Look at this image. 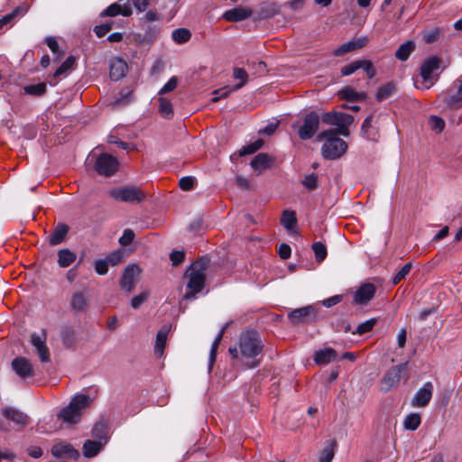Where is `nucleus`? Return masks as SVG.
Listing matches in <instances>:
<instances>
[{
	"label": "nucleus",
	"instance_id": "f704fd0d",
	"mask_svg": "<svg viewBox=\"0 0 462 462\" xmlns=\"http://www.w3.org/2000/svg\"><path fill=\"white\" fill-rule=\"evenodd\" d=\"M109 428L105 421H98L95 424L92 430V435L97 440H102L104 444L106 443L108 439Z\"/></svg>",
	"mask_w": 462,
	"mask_h": 462
},
{
	"label": "nucleus",
	"instance_id": "c03bdc74",
	"mask_svg": "<svg viewBox=\"0 0 462 462\" xmlns=\"http://www.w3.org/2000/svg\"><path fill=\"white\" fill-rule=\"evenodd\" d=\"M125 257V251L122 248L111 252L106 257V261L112 266L117 265L124 262Z\"/></svg>",
	"mask_w": 462,
	"mask_h": 462
},
{
	"label": "nucleus",
	"instance_id": "4c0bfd02",
	"mask_svg": "<svg viewBox=\"0 0 462 462\" xmlns=\"http://www.w3.org/2000/svg\"><path fill=\"white\" fill-rule=\"evenodd\" d=\"M415 43L413 41H407L402 43L395 52V57L400 60H406L410 54L414 51Z\"/></svg>",
	"mask_w": 462,
	"mask_h": 462
},
{
	"label": "nucleus",
	"instance_id": "69168bd1",
	"mask_svg": "<svg viewBox=\"0 0 462 462\" xmlns=\"http://www.w3.org/2000/svg\"><path fill=\"white\" fill-rule=\"evenodd\" d=\"M194 183H195V179L190 176L182 177L179 181V185L182 190L192 189L194 187Z\"/></svg>",
	"mask_w": 462,
	"mask_h": 462
},
{
	"label": "nucleus",
	"instance_id": "79ce46f5",
	"mask_svg": "<svg viewBox=\"0 0 462 462\" xmlns=\"http://www.w3.org/2000/svg\"><path fill=\"white\" fill-rule=\"evenodd\" d=\"M394 91H395L394 84H393L391 82L386 83V84L381 86L380 88H378L376 94H375V98L377 101H383V100L390 97Z\"/></svg>",
	"mask_w": 462,
	"mask_h": 462
},
{
	"label": "nucleus",
	"instance_id": "bf43d9fd",
	"mask_svg": "<svg viewBox=\"0 0 462 462\" xmlns=\"http://www.w3.org/2000/svg\"><path fill=\"white\" fill-rule=\"evenodd\" d=\"M354 122V116L346 114V113H339L337 114V126H349Z\"/></svg>",
	"mask_w": 462,
	"mask_h": 462
},
{
	"label": "nucleus",
	"instance_id": "a211bd4d",
	"mask_svg": "<svg viewBox=\"0 0 462 462\" xmlns=\"http://www.w3.org/2000/svg\"><path fill=\"white\" fill-rule=\"evenodd\" d=\"M51 453L56 457H69L77 459L79 457V453L75 449L71 444L67 442H60L55 444L51 448Z\"/></svg>",
	"mask_w": 462,
	"mask_h": 462
},
{
	"label": "nucleus",
	"instance_id": "c756f323",
	"mask_svg": "<svg viewBox=\"0 0 462 462\" xmlns=\"http://www.w3.org/2000/svg\"><path fill=\"white\" fill-rule=\"evenodd\" d=\"M338 96L341 99L350 102L362 101L366 97V94L365 92H357L351 87H346L339 90Z\"/></svg>",
	"mask_w": 462,
	"mask_h": 462
},
{
	"label": "nucleus",
	"instance_id": "7ed1b4c3",
	"mask_svg": "<svg viewBox=\"0 0 462 462\" xmlns=\"http://www.w3.org/2000/svg\"><path fill=\"white\" fill-rule=\"evenodd\" d=\"M92 400L87 394H78L69 402L68 406L61 409L58 418L68 424H77L79 422L83 411L91 404Z\"/></svg>",
	"mask_w": 462,
	"mask_h": 462
},
{
	"label": "nucleus",
	"instance_id": "a18cd8bd",
	"mask_svg": "<svg viewBox=\"0 0 462 462\" xmlns=\"http://www.w3.org/2000/svg\"><path fill=\"white\" fill-rule=\"evenodd\" d=\"M159 112L160 114L165 117L170 118L173 116L172 105L170 100L160 97L159 98Z\"/></svg>",
	"mask_w": 462,
	"mask_h": 462
},
{
	"label": "nucleus",
	"instance_id": "c9c22d12",
	"mask_svg": "<svg viewBox=\"0 0 462 462\" xmlns=\"http://www.w3.org/2000/svg\"><path fill=\"white\" fill-rule=\"evenodd\" d=\"M76 258V254L69 249H60L58 252V263L62 268L69 267Z\"/></svg>",
	"mask_w": 462,
	"mask_h": 462
},
{
	"label": "nucleus",
	"instance_id": "4d7b16f0",
	"mask_svg": "<svg viewBox=\"0 0 462 462\" xmlns=\"http://www.w3.org/2000/svg\"><path fill=\"white\" fill-rule=\"evenodd\" d=\"M302 184L305 188H307L310 190L317 189L318 176L314 173L305 176V178L302 180Z\"/></svg>",
	"mask_w": 462,
	"mask_h": 462
},
{
	"label": "nucleus",
	"instance_id": "1a4fd4ad",
	"mask_svg": "<svg viewBox=\"0 0 462 462\" xmlns=\"http://www.w3.org/2000/svg\"><path fill=\"white\" fill-rule=\"evenodd\" d=\"M288 319L292 324L315 321L318 319V310L312 306H306L291 310L288 314Z\"/></svg>",
	"mask_w": 462,
	"mask_h": 462
},
{
	"label": "nucleus",
	"instance_id": "a19ab883",
	"mask_svg": "<svg viewBox=\"0 0 462 462\" xmlns=\"http://www.w3.org/2000/svg\"><path fill=\"white\" fill-rule=\"evenodd\" d=\"M281 223L287 230H292L297 224L295 212L284 210L281 217Z\"/></svg>",
	"mask_w": 462,
	"mask_h": 462
},
{
	"label": "nucleus",
	"instance_id": "774afa93",
	"mask_svg": "<svg viewBox=\"0 0 462 462\" xmlns=\"http://www.w3.org/2000/svg\"><path fill=\"white\" fill-rule=\"evenodd\" d=\"M172 265H179L185 259V254L182 251H172L170 254Z\"/></svg>",
	"mask_w": 462,
	"mask_h": 462
},
{
	"label": "nucleus",
	"instance_id": "9d476101",
	"mask_svg": "<svg viewBox=\"0 0 462 462\" xmlns=\"http://www.w3.org/2000/svg\"><path fill=\"white\" fill-rule=\"evenodd\" d=\"M440 59L436 56H432L428 58L421 64L420 67V76L424 83H430V85L426 86V88H430L431 85H433L434 81L438 79V74L436 75V79H434V73L439 69Z\"/></svg>",
	"mask_w": 462,
	"mask_h": 462
},
{
	"label": "nucleus",
	"instance_id": "5701e85b",
	"mask_svg": "<svg viewBox=\"0 0 462 462\" xmlns=\"http://www.w3.org/2000/svg\"><path fill=\"white\" fill-rule=\"evenodd\" d=\"M25 13L26 8L23 5L15 7L10 14L4 15L0 19V29L4 26L13 27L16 22L25 14Z\"/></svg>",
	"mask_w": 462,
	"mask_h": 462
},
{
	"label": "nucleus",
	"instance_id": "39448f33",
	"mask_svg": "<svg viewBox=\"0 0 462 462\" xmlns=\"http://www.w3.org/2000/svg\"><path fill=\"white\" fill-rule=\"evenodd\" d=\"M322 145V156L326 160H335L339 158L346 151V143L337 136H328Z\"/></svg>",
	"mask_w": 462,
	"mask_h": 462
},
{
	"label": "nucleus",
	"instance_id": "864d4df0",
	"mask_svg": "<svg viewBox=\"0 0 462 462\" xmlns=\"http://www.w3.org/2000/svg\"><path fill=\"white\" fill-rule=\"evenodd\" d=\"M233 91H236L234 89V87H225V88H219V89H217L213 92V95L215 96L211 101L213 103H216L217 102L219 99L221 98H225L226 97L229 96L230 93H232Z\"/></svg>",
	"mask_w": 462,
	"mask_h": 462
},
{
	"label": "nucleus",
	"instance_id": "f03ea898",
	"mask_svg": "<svg viewBox=\"0 0 462 462\" xmlns=\"http://www.w3.org/2000/svg\"><path fill=\"white\" fill-rule=\"evenodd\" d=\"M208 265L209 260L208 258H201L194 262L186 271L185 277L188 278V282L187 291L183 295V300H192L198 293L202 291L205 285L206 272Z\"/></svg>",
	"mask_w": 462,
	"mask_h": 462
},
{
	"label": "nucleus",
	"instance_id": "ddd939ff",
	"mask_svg": "<svg viewBox=\"0 0 462 462\" xmlns=\"http://www.w3.org/2000/svg\"><path fill=\"white\" fill-rule=\"evenodd\" d=\"M132 14V5L129 0H119L107 8H106L102 15L108 17H116L122 15L124 17L130 16Z\"/></svg>",
	"mask_w": 462,
	"mask_h": 462
},
{
	"label": "nucleus",
	"instance_id": "aec40b11",
	"mask_svg": "<svg viewBox=\"0 0 462 462\" xmlns=\"http://www.w3.org/2000/svg\"><path fill=\"white\" fill-rule=\"evenodd\" d=\"M89 300L83 291H76L71 295L69 306L75 313H84L88 310Z\"/></svg>",
	"mask_w": 462,
	"mask_h": 462
},
{
	"label": "nucleus",
	"instance_id": "4468645a",
	"mask_svg": "<svg viewBox=\"0 0 462 462\" xmlns=\"http://www.w3.org/2000/svg\"><path fill=\"white\" fill-rule=\"evenodd\" d=\"M359 69H363L366 72L368 79H373L375 76L376 72L374 68L373 67L372 62L370 60H356L350 64L344 66L341 69V74L343 76H348Z\"/></svg>",
	"mask_w": 462,
	"mask_h": 462
},
{
	"label": "nucleus",
	"instance_id": "58836bf2",
	"mask_svg": "<svg viewBox=\"0 0 462 462\" xmlns=\"http://www.w3.org/2000/svg\"><path fill=\"white\" fill-rule=\"evenodd\" d=\"M337 134H340L343 136H348L349 135L348 126H337V128L335 130L329 129V130L322 131L317 135V141L321 142L328 136H336Z\"/></svg>",
	"mask_w": 462,
	"mask_h": 462
},
{
	"label": "nucleus",
	"instance_id": "f8f14e48",
	"mask_svg": "<svg viewBox=\"0 0 462 462\" xmlns=\"http://www.w3.org/2000/svg\"><path fill=\"white\" fill-rule=\"evenodd\" d=\"M433 394V384L427 382L418 390L411 401V405L415 408H422L429 404Z\"/></svg>",
	"mask_w": 462,
	"mask_h": 462
},
{
	"label": "nucleus",
	"instance_id": "c85d7f7f",
	"mask_svg": "<svg viewBox=\"0 0 462 462\" xmlns=\"http://www.w3.org/2000/svg\"><path fill=\"white\" fill-rule=\"evenodd\" d=\"M104 446L105 444L102 440L88 439L83 445V454L87 457H93L100 452Z\"/></svg>",
	"mask_w": 462,
	"mask_h": 462
},
{
	"label": "nucleus",
	"instance_id": "2eb2a0df",
	"mask_svg": "<svg viewBox=\"0 0 462 462\" xmlns=\"http://www.w3.org/2000/svg\"><path fill=\"white\" fill-rule=\"evenodd\" d=\"M254 10L249 6H236L224 13L223 18L228 22H241L253 17Z\"/></svg>",
	"mask_w": 462,
	"mask_h": 462
},
{
	"label": "nucleus",
	"instance_id": "e433bc0d",
	"mask_svg": "<svg viewBox=\"0 0 462 462\" xmlns=\"http://www.w3.org/2000/svg\"><path fill=\"white\" fill-rule=\"evenodd\" d=\"M60 338L66 347H73L76 343V332L71 327H64L60 330Z\"/></svg>",
	"mask_w": 462,
	"mask_h": 462
},
{
	"label": "nucleus",
	"instance_id": "5fc2aeb1",
	"mask_svg": "<svg viewBox=\"0 0 462 462\" xmlns=\"http://www.w3.org/2000/svg\"><path fill=\"white\" fill-rule=\"evenodd\" d=\"M134 236V232L130 228H126L124 230L123 235L119 238V244L122 246H127L133 242Z\"/></svg>",
	"mask_w": 462,
	"mask_h": 462
},
{
	"label": "nucleus",
	"instance_id": "a878e982",
	"mask_svg": "<svg viewBox=\"0 0 462 462\" xmlns=\"http://www.w3.org/2000/svg\"><path fill=\"white\" fill-rule=\"evenodd\" d=\"M127 64L122 59H114L110 63V78L113 80H119L125 76Z\"/></svg>",
	"mask_w": 462,
	"mask_h": 462
},
{
	"label": "nucleus",
	"instance_id": "37998d69",
	"mask_svg": "<svg viewBox=\"0 0 462 462\" xmlns=\"http://www.w3.org/2000/svg\"><path fill=\"white\" fill-rule=\"evenodd\" d=\"M233 77L239 80V83L234 86L235 90L242 88L247 83L248 74L242 68H235L233 70Z\"/></svg>",
	"mask_w": 462,
	"mask_h": 462
},
{
	"label": "nucleus",
	"instance_id": "052dcab7",
	"mask_svg": "<svg viewBox=\"0 0 462 462\" xmlns=\"http://www.w3.org/2000/svg\"><path fill=\"white\" fill-rule=\"evenodd\" d=\"M178 85V78L173 76L171 77L169 81L160 89L159 94L164 95L169 92L173 91Z\"/></svg>",
	"mask_w": 462,
	"mask_h": 462
},
{
	"label": "nucleus",
	"instance_id": "bb28decb",
	"mask_svg": "<svg viewBox=\"0 0 462 462\" xmlns=\"http://www.w3.org/2000/svg\"><path fill=\"white\" fill-rule=\"evenodd\" d=\"M337 356L336 350L333 348H326L316 351L314 354V361L318 365H327L334 361Z\"/></svg>",
	"mask_w": 462,
	"mask_h": 462
},
{
	"label": "nucleus",
	"instance_id": "3c124183",
	"mask_svg": "<svg viewBox=\"0 0 462 462\" xmlns=\"http://www.w3.org/2000/svg\"><path fill=\"white\" fill-rule=\"evenodd\" d=\"M171 37L173 41L179 44L187 42L190 37V31H172Z\"/></svg>",
	"mask_w": 462,
	"mask_h": 462
},
{
	"label": "nucleus",
	"instance_id": "6ab92c4d",
	"mask_svg": "<svg viewBox=\"0 0 462 462\" xmlns=\"http://www.w3.org/2000/svg\"><path fill=\"white\" fill-rule=\"evenodd\" d=\"M368 41L369 40L366 36H361L347 42H345L334 51V55L342 56L349 51L360 49L365 46Z\"/></svg>",
	"mask_w": 462,
	"mask_h": 462
},
{
	"label": "nucleus",
	"instance_id": "cd10ccee",
	"mask_svg": "<svg viewBox=\"0 0 462 462\" xmlns=\"http://www.w3.org/2000/svg\"><path fill=\"white\" fill-rule=\"evenodd\" d=\"M69 232V226L65 224H58L50 236L51 245H57L62 243Z\"/></svg>",
	"mask_w": 462,
	"mask_h": 462
},
{
	"label": "nucleus",
	"instance_id": "473e14b6",
	"mask_svg": "<svg viewBox=\"0 0 462 462\" xmlns=\"http://www.w3.org/2000/svg\"><path fill=\"white\" fill-rule=\"evenodd\" d=\"M458 82L457 91L449 97H444L445 103L452 109L462 107V80Z\"/></svg>",
	"mask_w": 462,
	"mask_h": 462
},
{
	"label": "nucleus",
	"instance_id": "9b49d317",
	"mask_svg": "<svg viewBox=\"0 0 462 462\" xmlns=\"http://www.w3.org/2000/svg\"><path fill=\"white\" fill-rule=\"evenodd\" d=\"M141 269L136 264L127 265L120 281L121 289L128 293L131 292L138 281Z\"/></svg>",
	"mask_w": 462,
	"mask_h": 462
},
{
	"label": "nucleus",
	"instance_id": "49530a36",
	"mask_svg": "<svg viewBox=\"0 0 462 462\" xmlns=\"http://www.w3.org/2000/svg\"><path fill=\"white\" fill-rule=\"evenodd\" d=\"M311 248L314 252L316 261L318 263L323 262L328 254L326 245L322 242H315Z\"/></svg>",
	"mask_w": 462,
	"mask_h": 462
},
{
	"label": "nucleus",
	"instance_id": "0e129e2a",
	"mask_svg": "<svg viewBox=\"0 0 462 462\" xmlns=\"http://www.w3.org/2000/svg\"><path fill=\"white\" fill-rule=\"evenodd\" d=\"M149 293L144 291L138 295H135L131 300V306L133 309L137 310L140 306L147 300Z\"/></svg>",
	"mask_w": 462,
	"mask_h": 462
},
{
	"label": "nucleus",
	"instance_id": "7c9ffc66",
	"mask_svg": "<svg viewBox=\"0 0 462 462\" xmlns=\"http://www.w3.org/2000/svg\"><path fill=\"white\" fill-rule=\"evenodd\" d=\"M279 13V7L275 3H263L257 11V18L267 19Z\"/></svg>",
	"mask_w": 462,
	"mask_h": 462
},
{
	"label": "nucleus",
	"instance_id": "680f3d73",
	"mask_svg": "<svg viewBox=\"0 0 462 462\" xmlns=\"http://www.w3.org/2000/svg\"><path fill=\"white\" fill-rule=\"evenodd\" d=\"M46 44L52 51L53 54L57 55L58 58L63 55V52L60 51L59 43L54 37H48L45 40Z\"/></svg>",
	"mask_w": 462,
	"mask_h": 462
},
{
	"label": "nucleus",
	"instance_id": "4be33fe9",
	"mask_svg": "<svg viewBox=\"0 0 462 462\" xmlns=\"http://www.w3.org/2000/svg\"><path fill=\"white\" fill-rule=\"evenodd\" d=\"M2 414L4 415V417L12 420L16 425H18L22 428L25 427L29 421V418L26 414H24L21 411L14 409V408H11V407L4 408L2 410Z\"/></svg>",
	"mask_w": 462,
	"mask_h": 462
},
{
	"label": "nucleus",
	"instance_id": "e2e57ef3",
	"mask_svg": "<svg viewBox=\"0 0 462 462\" xmlns=\"http://www.w3.org/2000/svg\"><path fill=\"white\" fill-rule=\"evenodd\" d=\"M337 114H338V112L324 113L322 115V116L320 117V120L327 125L337 126Z\"/></svg>",
	"mask_w": 462,
	"mask_h": 462
},
{
	"label": "nucleus",
	"instance_id": "412c9836",
	"mask_svg": "<svg viewBox=\"0 0 462 462\" xmlns=\"http://www.w3.org/2000/svg\"><path fill=\"white\" fill-rule=\"evenodd\" d=\"M12 366L20 377L26 378L34 375L32 364L25 357H16L13 360Z\"/></svg>",
	"mask_w": 462,
	"mask_h": 462
},
{
	"label": "nucleus",
	"instance_id": "393cba45",
	"mask_svg": "<svg viewBox=\"0 0 462 462\" xmlns=\"http://www.w3.org/2000/svg\"><path fill=\"white\" fill-rule=\"evenodd\" d=\"M373 115L368 116L362 124L361 134L362 135L370 141H377L379 138V130L376 127H373Z\"/></svg>",
	"mask_w": 462,
	"mask_h": 462
},
{
	"label": "nucleus",
	"instance_id": "de8ad7c7",
	"mask_svg": "<svg viewBox=\"0 0 462 462\" xmlns=\"http://www.w3.org/2000/svg\"><path fill=\"white\" fill-rule=\"evenodd\" d=\"M23 89L27 95L40 97L46 92V84L42 82L34 85H28L25 86Z\"/></svg>",
	"mask_w": 462,
	"mask_h": 462
},
{
	"label": "nucleus",
	"instance_id": "423d86ee",
	"mask_svg": "<svg viewBox=\"0 0 462 462\" xmlns=\"http://www.w3.org/2000/svg\"><path fill=\"white\" fill-rule=\"evenodd\" d=\"M119 168L118 160L108 153H102L98 156L95 163V170L100 175L113 176Z\"/></svg>",
	"mask_w": 462,
	"mask_h": 462
},
{
	"label": "nucleus",
	"instance_id": "338daca9",
	"mask_svg": "<svg viewBox=\"0 0 462 462\" xmlns=\"http://www.w3.org/2000/svg\"><path fill=\"white\" fill-rule=\"evenodd\" d=\"M108 262L106 261V259L105 260H97L96 263H95V270L96 272L100 274V275H104L107 273L108 271Z\"/></svg>",
	"mask_w": 462,
	"mask_h": 462
},
{
	"label": "nucleus",
	"instance_id": "20e7f679",
	"mask_svg": "<svg viewBox=\"0 0 462 462\" xmlns=\"http://www.w3.org/2000/svg\"><path fill=\"white\" fill-rule=\"evenodd\" d=\"M108 196L117 202L140 203L145 199V193L135 186L116 187L108 191Z\"/></svg>",
	"mask_w": 462,
	"mask_h": 462
},
{
	"label": "nucleus",
	"instance_id": "09e8293b",
	"mask_svg": "<svg viewBox=\"0 0 462 462\" xmlns=\"http://www.w3.org/2000/svg\"><path fill=\"white\" fill-rule=\"evenodd\" d=\"M412 267L411 263H407L405 265H403L393 276V284L396 285L398 284L402 280H403L411 272Z\"/></svg>",
	"mask_w": 462,
	"mask_h": 462
},
{
	"label": "nucleus",
	"instance_id": "13d9d810",
	"mask_svg": "<svg viewBox=\"0 0 462 462\" xmlns=\"http://www.w3.org/2000/svg\"><path fill=\"white\" fill-rule=\"evenodd\" d=\"M335 456L333 448H325L322 449L319 456V462H332Z\"/></svg>",
	"mask_w": 462,
	"mask_h": 462
},
{
	"label": "nucleus",
	"instance_id": "603ef678",
	"mask_svg": "<svg viewBox=\"0 0 462 462\" xmlns=\"http://www.w3.org/2000/svg\"><path fill=\"white\" fill-rule=\"evenodd\" d=\"M375 324H376V319H370L361 323L360 325H358L356 330L354 331L353 333L354 334L356 333L358 335H363L365 333L371 331Z\"/></svg>",
	"mask_w": 462,
	"mask_h": 462
},
{
	"label": "nucleus",
	"instance_id": "b1692460",
	"mask_svg": "<svg viewBox=\"0 0 462 462\" xmlns=\"http://www.w3.org/2000/svg\"><path fill=\"white\" fill-rule=\"evenodd\" d=\"M273 159L267 153H258L251 162V167L257 174H261L271 167Z\"/></svg>",
	"mask_w": 462,
	"mask_h": 462
},
{
	"label": "nucleus",
	"instance_id": "f3484780",
	"mask_svg": "<svg viewBox=\"0 0 462 462\" xmlns=\"http://www.w3.org/2000/svg\"><path fill=\"white\" fill-rule=\"evenodd\" d=\"M376 288L372 283L362 284L354 295V300L357 304H366L370 301L374 294Z\"/></svg>",
	"mask_w": 462,
	"mask_h": 462
},
{
	"label": "nucleus",
	"instance_id": "0eeeda50",
	"mask_svg": "<svg viewBox=\"0 0 462 462\" xmlns=\"http://www.w3.org/2000/svg\"><path fill=\"white\" fill-rule=\"evenodd\" d=\"M320 117L316 112L308 113L302 125L299 127L298 134L301 140L310 139L318 131Z\"/></svg>",
	"mask_w": 462,
	"mask_h": 462
},
{
	"label": "nucleus",
	"instance_id": "2f4dec72",
	"mask_svg": "<svg viewBox=\"0 0 462 462\" xmlns=\"http://www.w3.org/2000/svg\"><path fill=\"white\" fill-rule=\"evenodd\" d=\"M167 336L168 329L166 328L160 329L157 333L154 346V355L157 357H162L163 355L164 348L166 346Z\"/></svg>",
	"mask_w": 462,
	"mask_h": 462
},
{
	"label": "nucleus",
	"instance_id": "6e6d98bb",
	"mask_svg": "<svg viewBox=\"0 0 462 462\" xmlns=\"http://www.w3.org/2000/svg\"><path fill=\"white\" fill-rule=\"evenodd\" d=\"M430 128L433 131H436L437 133L442 132L445 127L444 120L436 116H431L430 117Z\"/></svg>",
	"mask_w": 462,
	"mask_h": 462
},
{
	"label": "nucleus",
	"instance_id": "dca6fc26",
	"mask_svg": "<svg viewBox=\"0 0 462 462\" xmlns=\"http://www.w3.org/2000/svg\"><path fill=\"white\" fill-rule=\"evenodd\" d=\"M32 345L36 348L39 357L42 362H49L50 361V352L49 348L46 345V336L43 331V337H41L37 334H32L31 338Z\"/></svg>",
	"mask_w": 462,
	"mask_h": 462
},
{
	"label": "nucleus",
	"instance_id": "72a5a7b5",
	"mask_svg": "<svg viewBox=\"0 0 462 462\" xmlns=\"http://www.w3.org/2000/svg\"><path fill=\"white\" fill-rule=\"evenodd\" d=\"M227 327H228V323H226L222 327V328L220 329V331L218 332V334L217 335L216 338L214 339V341L212 343L210 354H209V369L212 368L214 363L216 362L217 351V348L220 345V342L223 338V336H224Z\"/></svg>",
	"mask_w": 462,
	"mask_h": 462
},
{
	"label": "nucleus",
	"instance_id": "f257e3e1",
	"mask_svg": "<svg viewBox=\"0 0 462 462\" xmlns=\"http://www.w3.org/2000/svg\"><path fill=\"white\" fill-rule=\"evenodd\" d=\"M263 349V342L260 334L255 330H245L239 337L238 348L230 346L229 354L234 359H240L246 367L254 368L260 365V358Z\"/></svg>",
	"mask_w": 462,
	"mask_h": 462
},
{
	"label": "nucleus",
	"instance_id": "8fccbe9b",
	"mask_svg": "<svg viewBox=\"0 0 462 462\" xmlns=\"http://www.w3.org/2000/svg\"><path fill=\"white\" fill-rule=\"evenodd\" d=\"M75 63V58L73 56H69L61 65L56 69L54 72V77L58 78L61 76L63 73L70 69Z\"/></svg>",
	"mask_w": 462,
	"mask_h": 462
},
{
	"label": "nucleus",
	"instance_id": "6e6552de",
	"mask_svg": "<svg viewBox=\"0 0 462 462\" xmlns=\"http://www.w3.org/2000/svg\"><path fill=\"white\" fill-rule=\"evenodd\" d=\"M407 369V363H403L395 366H393L385 374L381 381V389L383 392L387 393L395 386L401 381L402 374Z\"/></svg>",
	"mask_w": 462,
	"mask_h": 462
},
{
	"label": "nucleus",
	"instance_id": "ea45409f",
	"mask_svg": "<svg viewBox=\"0 0 462 462\" xmlns=\"http://www.w3.org/2000/svg\"><path fill=\"white\" fill-rule=\"evenodd\" d=\"M421 423V417L417 412L408 414L403 420V428L407 430H415Z\"/></svg>",
	"mask_w": 462,
	"mask_h": 462
}]
</instances>
